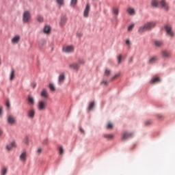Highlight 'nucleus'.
<instances>
[{
  "label": "nucleus",
  "mask_w": 175,
  "mask_h": 175,
  "mask_svg": "<svg viewBox=\"0 0 175 175\" xmlns=\"http://www.w3.org/2000/svg\"><path fill=\"white\" fill-rule=\"evenodd\" d=\"M159 5L162 8V9H164L165 12H168L170 8H169V4L166 2V1L165 0L160 1Z\"/></svg>",
  "instance_id": "obj_5"
},
{
  "label": "nucleus",
  "mask_w": 175,
  "mask_h": 175,
  "mask_svg": "<svg viewBox=\"0 0 175 175\" xmlns=\"http://www.w3.org/2000/svg\"><path fill=\"white\" fill-rule=\"evenodd\" d=\"M44 33H46V35H49L50 32H51V28L49 25H45L43 29Z\"/></svg>",
  "instance_id": "obj_20"
},
{
  "label": "nucleus",
  "mask_w": 175,
  "mask_h": 175,
  "mask_svg": "<svg viewBox=\"0 0 175 175\" xmlns=\"http://www.w3.org/2000/svg\"><path fill=\"white\" fill-rule=\"evenodd\" d=\"M41 96L42 98H44V99L49 98V92H47V90L46 89H43L41 92Z\"/></svg>",
  "instance_id": "obj_18"
},
{
  "label": "nucleus",
  "mask_w": 175,
  "mask_h": 175,
  "mask_svg": "<svg viewBox=\"0 0 175 175\" xmlns=\"http://www.w3.org/2000/svg\"><path fill=\"white\" fill-rule=\"evenodd\" d=\"M132 59H133V58L131 57L129 61H130L131 62H132Z\"/></svg>",
  "instance_id": "obj_53"
},
{
  "label": "nucleus",
  "mask_w": 175,
  "mask_h": 175,
  "mask_svg": "<svg viewBox=\"0 0 175 175\" xmlns=\"http://www.w3.org/2000/svg\"><path fill=\"white\" fill-rule=\"evenodd\" d=\"M165 29L167 35H169L170 36H174V33L173 32L172 26H170L169 25H166L165 26Z\"/></svg>",
  "instance_id": "obj_6"
},
{
  "label": "nucleus",
  "mask_w": 175,
  "mask_h": 175,
  "mask_svg": "<svg viewBox=\"0 0 175 175\" xmlns=\"http://www.w3.org/2000/svg\"><path fill=\"white\" fill-rule=\"evenodd\" d=\"M77 4V0H71L70 1V6H76Z\"/></svg>",
  "instance_id": "obj_36"
},
{
  "label": "nucleus",
  "mask_w": 175,
  "mask_h": 175,
  "mask_svg": "<svg viewBox=\"0 0 175 175\" xmlns=\"http://www.w3.org/2000/svg\"><path fill=\"white\" fill-rule=\"evenodd\" d=\"M158 118H163L162 115H157Z\"/></svg>",
  "instance_id": "obj_50"
},
{
  "label": "nucleus",
  "mask_w": 175,
  "mask_h": 175,
  "mask_svg": "<svg viewBox=\"0 0 175 175\" xmlns=\"http://www.w3.org/2000/svg\"><path fill=\"white\" fill-rule=\"evenodd\" d=\"M159 81H161V79H159V77H155L152 79L150 83H152V84H156V83H159Z\"/></svg>",
  "instance_id": "obj_26"
},
{
  "label": "nucleus",
  "mask_w": 175,
  "mask_h": 175,
  "mask_svg": "<svg viewBox=\"0 0 175 175\" xmlns=\"http://www.w3.org/2000/svg\"><path fill=\"white\" fill-rule=\"evenodd\" d=\"M90 5L89 3H88L84 10L83 17H86V18L88 17V16L90 14Z\"/></svg>",
  "instance_id": "obj_10"
},
{
  "label": "nucleus",
  "mask_w": 175,
  "mask_h": 175,
  "mask_svg": "<svg viewBox=\"0 0 175 175\" xmlns=\"http://www.w3.org/2000/svg\"><path fill=\"white\" fill-rule=\"evenodd\" d=\"M24 143H25V144H28V137H26V138L25 139Z\"/></svg>",
  "instance_id": "obj_44"
},
{
  "label": "nucleus",
  "mask_w": 175,
  "mask_h": 175,
  "mask_svg": "<svg viewBox=\"0 0 175 175\" xmlns=\"http://www.w3.org/2000/svg\"><path fill=\"white\" fill-rule=\"evenodd\" d=\"M120 76H121V72H118L117 74H116L111 79V80H116V79H118V77H120Z\"/></svg>",
  "instance_id": "obj_33"
},
{
  "label": "nucleus",
  "mask_w": 175,
  "mask_h": 175,
  "mask_svg": "<svg viewBox=\"0 0 175 175\" xmlns=\"http://www.w3.org/2000/svg\"><path fill=\"white\" fill-rule=\"evenodd\" d=\"M84 59H80L79 61V64H84Z\"/></svg>",
  "instance_id": "obj_47"
},
{
  "label": "nucleus",
  "mask_w": 175,
  "mask_h": 175,
  "mask_svg": "<svg viewBox=\"0 0 175 175\" xmlns=\"http://www.w3.org/2000/svg\"><path fill=\"white\" fill-rule=\"evenodd\" d=\"M64 147L59 146V154L60 155H64Z\"/></svg>",
  "instance_id": "obj_35"
},
{
  "label": "nucleus",
  "mask_w": 175,
  "mask_h": 175,
  "mask_svg": "<svg viewBox=\"0 0 175 175\" xmlns=\"http://www.w3.org/2000/svg\"><path fill=\"white\" fill-rule=\"evenodd\" d=\"M70 69H73V70H79L80 66L77 63H73L69 65Z\"/></svg>",
  "instance_id": "obj_14"
},
{
  "label": "nucleus",
  "mask_w": 175,
  "mask_h": 175,
  "mask_svg": "<svg viewBox=\"0 0 175 175\" xmlns=\"http://www.w3.org/2000/svg\"><path fill=\"white\" fill-rule=\"evenodd\" d=\"M156 25L157 23L155 22H148L139 27L138 31L140 33H143V32H146V31H151L152 28H155Z\"/></svg>",
  "instance_id": "obj_1"
},
{
  "label": "nucleus",
  "mask_w": 175,
  "mask_h": 175,
  "mask_svg": "<svg viewBox=\"0 0 175 175\" xmlns=\"http://www.w3.org/2000/svg\"><path fill=\"white\" fill-rule=\"evenodd\" d=\"M2 116V107H0V117Z\"/></svg>",
  "instance_id": "obj_51"
},
{
  "label": "nucleus",
  "mask_w": 175,
  "mask_h": 175,
  "mask_svg": "<svg viewBox=\"0 0 175 175\" xmlns=\"http://www.w3.org/2000/svg\"><path fill=\"white\" fill-rule=\"evenodd\" d=\"M45 44H46L45 42H42L41 44H40V49H42L43 47V46H45Z\"/></svg>",
  "instance_id": "obj_43"
},
{
  "label": "nucleus",
  "mask_w": 175,
  "mask_h": 175,
  "mask_svg": "<svg viewBox=\"0 0 175 175\" xmlns=\"http://www.w3.org/2000/svg\"><path fill=\"white\" fill-rule=\"evenodd\" d=\"M65 81V74L62 73L59 75L58 83L59 84H62Z\"/></svg>",
  "instance_id": "obj_15"
},
{
  "label": "nucleus",
  "mask_w": 175,
  "mask_h": 175,
  "mask_svg": "<svg viewBox=\"0 0 175 175\" xmlns=\"http://www.w3.org/2000/svg\"><path fill=\"white\" fill-rule=\"evenodd\" d=\"M159 1L158 0H152L151 5L153 8H158L159 6Z\"/></svg>",
  "instance_id": "obj_22"
},
{
  "label": "nucleus",
  "mask_w": 175,
  "mask_h": 175,
  "mask_svg": "<svg viewBox=\"0 0 175 175\" xmlns=\"http://www.w3.org/2000/svg\"><path fill=\"white\" fill-rule=\"evenodd\" d=\"M27 117L30 118L31 120H33L35 117V109H31L28 111L27 112Z\"/></svg>",
  "instance_id": "obj_11"
},
{
  "label": "nucleus",
  "mask_w": 175,
  "mask_h": 175,
  "mask_svg": "<svg viewBox=\"0 0 175 175\" xmlns=\"http://www.w3.org/2000/svg\"><path fill=\"white\" fill-rule=\"evenodd\" d=\"M126 12L129 16H135L136 14V10L132 7L127 8Z\"/></svg>",
  "instance_id": "obj_8"
},
{
  "label": "nucleus",
  "mask_w": 175,
  "mask_h": 175,
  "mask_svg": "<svg viewBox=\"0 0 175 175\" xmlns=\"http://www.w3.org/2000/svg\"><path fill=\"white\" fill-rule=\"evenodd\" d=\"M151 124H152V122H151V120H148L145 122V125L146 126L151 125Z\"/></svg>",
  "instance_id": "obj_41"
},
{
  "label": "nucleus",
  "mask_w": 175,
  "mask_h": 175,
  "mask_svg": "<svg viewBox=\"0 0 175 175\" xmlns=\"http://www.w3.org/2000/svg\"><path fill=\"white\" fill-rule=\"evenodd\" d=\"M162 55L164 57V58H169V57H170V53H169L167 51H163L162 52Z\"/></svg>",
  "instance_id": "obj_23"
},
{
  "label": "nucleus",
  "mask_w": 175,
  "mask_h": 175,
  "mask_svg": "<svg viewBox=\"0 0 175 175\" xmlns=\"http://www.w3.org/2000/svg\"><path fill=\"white\" fill-rule=\"evenodd\" d=\"M157 60L158 58L157 57H151L148 61V64H155V62H157Z\"/></svg>",
  "instance_id": "obj_24"
},
{
  "label": "nucleus",
  "mask_w": 175,
  "mask_h": 175,
  "mask_svg": "<svg viewBox=\"0 0 175 175\" xmlns=\"http://www.w3.org/2000/svg\"><path fill=\"white\" fill-rule=\"evenodd\" d=\"M47 107V100H40L38 103V109L39 111H44Z\"/></svg>",
  "instance_id": "obj_2"
},
{
  "label": "nucleus",
  "mask_w": 175,
  "mask_h": 175,
  "mask_svg": "<svg viewBox=\"0 0 175 175\" xmlns=\"http://www.w3.org/2000/svg\"><path fill=\"white\" fill-rule=\"evenodd\" d=\"M79 129L81 133H84V129H83V128H80Z\"/></svg>",
  "instance_id": "obj_49"
},
{
  "label": "nucleus",
  "mask_w": 175,
  "mask_h": 175,
  "mask_svg": "<svg viewBox=\"0 0 175 175\" xmlns=\"http://www.w3.org/2000/svg\"><path fill=\"white\" fill-rule=\"evenodd\" d=\"M104 75L107 77H109V76H110V75H111V70L109 69H105Z\"/></svg>",
  "instance_id": "obj_29"
},
{
  "label": "nucleus",
  "mask_w": 175,
  "mask_h": 175,
  "mask_svg": "<svg viewBox=\"0 0 175 175\" xmlns=\"http://www.w3.org/2000/svg\"><path fill=\"white\" fill-rule=\"evenodd\" d=\"M8 122L13 125L14 124H16V118H14L13 116H9L8 118Z\"/></svg>",
  "instance_id": "obj_17"
},
{
  "label": "nucleus",
  "mask_w": 175,
  "mask_h": 175,
  "mask_svg": "<svg viewBox=\"0 0 175 175\" xmlns=\"http://www.w3.org/2000/svg\"><path fill=\"white\" fill-rule=\"evenodd\" d=\"M95 107V102H92L90 103L88 107V110L91 111Z\"/></svg>",
  "instance_id": "obj_31"
},
{
  "label": "nucleus",
  "mask_w": 175,
  "mask_h": 175,
  "mask_svg": "<svg viewBox=\"0 0 175 175\" xmlns=\"http://www.w3.org/2000/svg\"><path fill=\"white\" fill-rule=\"evenodd\" d=\"M101 84H104L105 85H107L109 84V82H107V81H103L101 82Z\"/></svg>",
  "instance_id": "obj_42"
},
{
  "label": "nucleus",
  "mask_w": 175,
  "mask_h": 175,
  "mask_svg": "<svg viewBox=\"0 0 175 175\" xmlns=\"http://www.w3.org/2000/svg\"><path fill=\"white\" fill-rule=\"evenodd\" d=\"M135 27V24H131L130 26L128 27V31H132L133 29V27Z\"/></svg>",
  "instance_id": "obj_40"
},
{
  "label": "nucleus",
  "mask_w": 175,
  "mask_h": 175,
  "mask_svg": "<svg viewBox=\"0 0 175 175\" xmlns=\"http://www.w3.org/2000/svg\"><path fill=\"white\" fill-rule=\"evenodd\" d=\"M49 88L51 90V91H55V86H54V84L53 83H50L49 84Z\"/></svg>",
  "instance_id": "obj_37"
},
{
  "label": "nucleus",
  "mask_w": 175,
  "mask_h": 175,
  "mask_svg": "<svg viewBox=\"0 0 175 175\" xmlns=\"http://www.w3.org/2000/svg\"><path fill=\"white\" fill-rule=\"evenodd\" d=\"M31 20V12L29 11H25L23 14V21L25 24L29 23Z\"/></svg>",
  "instance_id": "obj_3"
},
{
  "label": "nucleus",
  "mask_w": 175,
  "mask_h": 175,
  "mask_svg": "<svg viewBox=\"0 0 175 175\" xmlns=\"http://www.w3.org/2000/svg\"><path fill=\"white\" fill-rule=\"evenodd\" d=\"M104 137H105V139H107L108 140H111V139L114 138V135H113V134H105V135H104Z\"/></svg>",
  "instance_id": "obj_25"
},
{
  "label": "nucleus",
  "mask_w": 175,
  "mask_h": 175,
  "mask_svg": "<svg viewBox=\"0 0 175 175\" xmlns=\"http://www.w3.org/2000/svg\"><path fill=\"white\" fill-rule=\"evenodd\" d=\"M126 44H128V46H129V44H131V41L129 40H126Z\"/></svg>",
  "instance_id": "obj_45"
},
{
  "label": "nucleus",
  "mask_w": 175,
  "mask_h": 175,
  "mask_svg": "<svg viewBox=\"0 0 175 175\" xmlns=\"http://www.w3.org/2000/svg\"><path fill=\"white\" fill-rule=\"evenodd\" d=\"M133 137V133H124L122 136V140H126L127 139H129L130 137Z\"/></svg>",
  "instance_id": "obj_13"
},
{
  "label": "nucleus",
  "mask_w": 175,
  "mask_h": 175,
  "mask_svg": "<svg viewBox=\"0 0 175 175\" xmlns=\"http://www.w3.org/2000/svg\"><path fill=\"white\" fill-rule=\"evenodd\" d=\"M21 39V37L20 36H16L11 40V43L12 44H17L18 43H19Z\"/></svg>",
  "instance_id": "obj_9"
},
{
  "label": "nucleus",
  "mask_w": 175,
  "mask_h": 175,
  "mask_svg": "<svg viewBox=\"0 0 175 175\" xmlns=\"http://www.w3.org/2000/svg\"><path fill=\"white\" fill-rule=\"evenodd\" d=\"M20 160L22 162H25L27 161V152H23L20 156Z\"/></svg>",
  "instance_id": "obj_21"
},
{
  "label": "nucleus",
  "mask_w": 175,
  "mask_h": 175,
  "mask_svg": "<svg viewBox=\"0 0 175 175\" xmlns=\"http://www.w3.org/2000/svg\"><path fill=\"white\" fill-rule=\"evenodd\" d=\"M2 133H3V131H2V130L0 129V136H2Z\"/></svg>",
  "instance_id": "obj_52"
},
{
  "label": "nucleus",
  "mask_w": 175,
  "mask_h": 175,
  "mask_svg": "<svg viewBox=\"0 0 175 175\" xmlns=\"http://www.w3.org/2000/svg\"><path fill=\"white\" fill-rule=\"evenodd\" d=\"M154 44L157 47H161L163 44V43L161 41H155Z\"/></svg>",
  "instance_id": "obj_32"
},
{
  "label": "nucleus",
  "mask_w": 175,
  "mask_h": 175,
  "mask_svg": "<svg viewBox=\"0 0 175 175\" xmlns=\"http://www.w3.org/2000/svg\"><path fill=\"white\" fill-rule=\"evenodd\" d=\"M75 51V46L72 45L66 46L63 47V52L67 54L73 53Z\"/></svg>",
  "instance_id": "obj_4"
},
{
  "label": "nucleus",
  "mask_w": 175,
  "mask_h": 175,
  "mask_svg": "<svg viewBox=\"0 0 175 175\" xmlns=\"http://www.w3.org/2000/svg\"><path fill=\"white\" fill-rule=\"evenodd\" d=\"M56 3H57L59 6H64V5H65V0H56Z\"/></svg>",
  "instance_id": "obj_28"
},
{
  "label": "nucleus",
  "mask_w": 175,
  "mask_h": 175,
  "mask_svg": "<svg viewBox=\"0 0 175 175\" xmlns=\"http://www.w3.org/2000/svg\"><path fill=\"white\" fill-rule=\"evenodd\" d=\"M42 151V148H38L37 152H38V154H40Z\"/></svg>",
  "instance_id": "obj_48"
},
{
  "label": "nucleus",
  "mask_w": 175,
  "mask_h": 175,
  "mask_svg": "<svg viewBox=\"0 0 175 175\" xmlns=\"http://www.w3.org/2000/svg\"><path fill=\"white\" fill-rule=\"evenodd\" d=\"M27 101L30 106H33V105H35V98H33V97L31 96H28Z\"/></svg>",
  "instance_id": "obj_16"
},
{
  "label": "nucleus",
  "mask_w": 175,
  "mask_h": 175,
  "mask_svg": "<svg viewBox=\"0 0 175 175\" xmlns=\"http://www.w3.org/2000/svg\"><path fill=\"white\" fill-rule=\"evenodd\" d=\"M37 21H38V23H43V16L38 15L37 16Z\"/></svg>",
  "instance_id": "obj_34"
},
{
  "label": "nucleus",
  "mask_w": 175,
  "mask_h": 175,
  "mask_svg": "<svg viewBox=\"0 0 175 175\" xmlns=\"http://www.w3.org/2000/svg\"><path fill=\"white\" fill-rule=\"evenodd\" d=\"M122 55H119L118 57V64H121V62H122Z\"/></svg>",
  "instance_id": "obj_39"
},
{
  "label": "nucleus",
  "mask_w": 175,
  "mask_h": 175,
  "mask_svg": "<svg viewBox=\"0 0 175 175\" xmlns=\"http://www.w3.org/2000/svg\"><path fill=\"white\" fill-rule=\"evenodd\" d=\"M112 13H113V14H114V16H116V17H117V16H118V14H120V8H118V7L113 8Z\"/></svg>",
  "instance_id": "obj_19"
},
{
  "label": "nucleus",
  "mask_w": 175,
  "mask_h": 175,
  "mask_svg": "<svg viewBox=\"0 0 175 175\" xmlns=\"http://www.w3.org/2000/svg\"><path fill=\"white\" fill-rule=\"evenodd\" d=\"M107 129H113V124L109 122L107 125Z\"/></svg>",
  "instance_id": "obj_38"
},
{
  "label": "nucleus",
  "mask_w": 175,
  "mask_h": 175,
  "mask_svg": "<svg viewBox=\"0 0 175 175\" xmlns=\"http://www.w3.org/2000/svg\"><path fill=\"white\" fill-rule=\"evenodd\" d=\"M15 71L14 69H12L11 70V74H10V79L12 81V80H14V77H15Z\"/></svg>",
  "instance_id": "obj_30"
},
{
  "label": "nucleus",
  "mask_w": 175,
  "mask_h": 175,
  "mask_svg": "<svg viewBox=\"0 0 175 175\" xmlns=\"http://www.w3.org/2000/svg\"><path fill=\"white\" fill-rule=\"evenodd\" d=\"M6 174H8V168L4 167L1 170V175H6Z\"/></svg>",
  "instance_id": "obj_27"
},
{
  "label": "nucleus",
  "mask_w": 175,
  "mask_h": 175,
  "mask_svg": "<svg viewBox=\"0 0 175 175\" xmlns=\"http://www.w3.org/2000/svg\"><path fill=\"white\" fill-rule=\"evenodd\" d=\"M6 106L9 108L10 107V103L9 101L6 102Z\"/></svg>",
  "instance_id": "obj_46"
},
{
  "label": "nucleus",
  "mask_w": 175,
  "mask_h": 175,
  "mask_svg": "<svg viewBox=\"0 0 175 175\" xmlns=\"http://www.w3.org/2000/svg\"><path fill=\"white\" fill-rule=\"evenodd\" d=\"M17 147V144H16V142H12L11 144L7 145L6 148L8 151H10L12 148H16Z\"/></svg>",
  "instance_id": "obj_12"
},
{
  "label": "nucleus",
  "mask_w": 175,
  "mask_h": 175,
  "mask_svg": "<svg viewBox=\"0 0 175 175\" xmlns=\"http://www.w3.org/2000/svg\"><path fill=\"white\" fill-rule=\"evenodd\" d=\"M67 21H68V16H66V15H64L61 17L59 24L61 27H65V25L66 24Z\"/></svg>",
  "instance_id": "obj_7"
}]
</instances>
